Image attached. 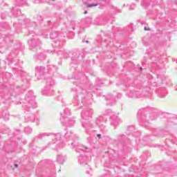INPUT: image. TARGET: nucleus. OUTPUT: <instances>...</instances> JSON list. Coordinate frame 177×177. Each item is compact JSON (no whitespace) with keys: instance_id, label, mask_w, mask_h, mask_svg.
Segmentation results:
<instances>
[{"instance_id":"f257e3e1","label":"nucleus","mask_w":177,"mask_h":177,"mask_svg":"<svg viewBox=\"0 0 177 177\" xmlns=\"http://www.w3.org/2000/svg\"><path fill=\"white\" fill-rule=\"evenodd\" d=\"M24 110L28 111L30 108L35 109L37 107V102H35V96L32 91H28L25 97L24 104L22 105Z\"/></svg>"},{"instance_id":"f03ea898","label":"nucleus","mask_w":177,"mask_h":177,"mask_svg":"<svg viewBox=\"0 0 177 177\" xmlns=\"http://www.w3.org/2000/svg\"><path fill=\"white\" fill-rule=\"evenodd\" d=\"M138 118L140 121H142V124H145L149 120H156L157 115L156 113H150L149 109L142 108L138 112Z\"/></svg>"},{"instance_id":"7ed1b4c3","label":"nucleus","mask_w":177,"mask_h":177,"mask_svg":"<svg viewBox=\"0 0 177 177\" xmlns=\"http://www.w3.org/2000/svg\"><path fill=\"white\" fill-rule=\"evenodd\" d=\"M92 114H93V110H92V109H83V111H82V124L85 129H89V128L92 127L91 122L88 121V119L89 118V117L92 116Z\"/></svg>"},{"instance_id":"20e7f679","label":"nucleus","mask_w":177,"mask_h":177,"mask_svg":"<svg viewBox=\"0 0 177 177\" xmlns=\"http://www.w3.org/2000/svg\"><path fill=\"white\" fill-rule=\"evenodd\" d=\"M55 86V81L52 78L46 80V86L42 90V95L44 96H52L53 95V87Z\"/></svg>"},{"instance_id":"39448f33","label":"nucleus","mask_w":177,"mask_h":177,"mask_svg":"<svg viewBox=\"0 0 177 177\" xmlns=\"http://www.w3.org/2000/svg\"><path fill=\"white\" fill-rule=\"evenodd\" d=\"M104 115L110 116L111 125L117 127V125L120 123V119H118V116L116 115L115 113L112 112L111 110H106Z\"/></svg>"},{"instance_id":"423d86ee","label":"nucleus","mask_w":177,"mask_h":177,"mask_svg":"<svg viewBox=\"0 0 177 177\" xmlns=\"http://www.w3.org/2000/svg\"><path fill=\"white\" fill-rule=\"evenodd\" d=\"M106 111H104L102 115H100L97 118H96L95 120V123L98 125L100 129H104V126L103 124H106V122L107 121V118H106V115H105Z\"/></svg>"},{"instance_id":"0eeeda50","label":"nucleus","mask_w":177,"mask_h":177,"mask_svg":"<svg viewBox=\"0 0 177 177\" xmlns=\"http://www.w3.org/2000/svg\"><path fill=\"white\" fill-rule=\"evenodd\" d=\"M150 88H145L143 91H137L135 93L136 97H151V93L149 92Z\"/></svg>"},{"instance_id":"6e6552de","label":"nucleus","mask_w":177,"mask_h":177,"mask_svg":"<svg viewBox=\"0 0 177 177\" xmlns=\"http://www.w3.org/2000/svg\"><path fill=\"white\" fill-rule=\"evenodd\" d=\"M71 146L73 147H76L75 151H77L78 153H91L92 151V149L88 147H85L82 145H77L74 146V142H71Z\"/></svg>"},{"instance_id":"1a4fd4ad","label":"nucleus","mask_w":177,"mask_h":177,"mask_svg":"<svg viewBox=\"0 0 177 177\" xmlns=\"http://www.w3.org/2000/svg\"><path fill=\"white\" fill-rule=\"evenodd\" d=\"M35 71L36 77H37L38 78H41V77H42V75H44V74L45 73V68H44L43 66H37L35 68Z\"/></svg>"},{"instance_id":"9d476101","label":"nucleus","mask_w":177,"mask_h":177,"mask_svg":"<svg viewBox=\"0 0 177 177\" xmlns=\"http://www.w3.org/2000/svg\"><path fill=\"white\" fill-rule=\"evenodd\" d=\"M28 44L32 48H37V46H39V45H41V41L38 39H32L28 41Z\"/></svg>"},{"instance_id":"9b49d317","label":"nucleus","mask_w":177,"mask_h":177,"mask_svg":"<svg viewBox=\"0 0 177 177\" xmlns=\"http://www.w3.org/2000/svg\"><path fill=\"white\" fill-rule=\"evenodd\" d=\"M78 161L81 165H88V156L81 155L79 157Z\"/></svg>"},{"instance_id":"f8f14e48","label":"nucleus","mask_w":177,"mask_h":177,"mask_svg":"<svg viewBox=\"0 0 177 177\" xmlns=\"http://www.w3.org/2000/svg\"><path fill=\"white\" fill-rule=\"evenodd\" d=\"M50 136H51V139L53 140L52 145H55L56 142H59V140L62 139V135H60V133L50 134Z\"/></svg>"},{"instance_id":"ddd939ff","label":"nucleus","mask_w":177,"mask_h":177,"mask_svg":"<svg viewBox=\"0 0 177 177\" xmlns=\"http://www.w3.org/2000/svg\"><path fill=\"white\" fill-rule=\"evenodd\" d=\"M157 93L159 97H165L167 96V89L165 88H159L157 91Z\"/></svg>"},{"instance_id":"4468645a","label":"nucleus","mask_w":177,"mask_h":177,"mask_svg":"<svg viewBox=\"0 0 177 177\" xmlns=\"http://www.w3.org/2000/svg\"><path fill=\"white\" fill-rule=\"evenodd\" d=\"M46 52H48V53H52V51H49V50H44L43 53L37 55L36 56L37 59H38L39 60H45L46 57V55H45V53H46Z\"/></svg>"},{"instance_id":"2eb2a0df","label":"nucleus","mask_w":177,"mask_h":177,"mask_svg":"<svg viewBox=\"0 0 177 177\" xmlns=\"http://www.w3.org/2000/svg\"><path fill=\"white\" fill-rule=\"evenodd\" d=\"M71 112L68 109H66L64 111L63 113H61V118L60 120L62 121V122H63V120H66V118H67L68 115H70Z\"/></svg>"},{"instance_id":"dca6fc26","label":"nucleus","mask_w":177,"mask_h":177,"mask_svg":"<svg viewBox=\"0 0 177 177\" xmlns=\"http://www.w3.org/2000/svg\"><path fill=\"white\" fill-rule=\"evenodd\" d=\"M57 161L59 164H64L66 162V156L62 154L57 155Z\"/></svg>"},{"instance_id":"f3484780","label":"nucleus","mask_w":177,"mask_h":177,"mask_svg":"<svg viewBox=\"0 0 177 177\" xmlns=\"http://www.w3.org/2000/svg\"><path fill=\"white\" fill-rule=\"evenodd\" d=\"M106 101L109 102L108 104L109 106L112 105L111 103H115V99L113 95H108V97H106Z\"/></svg>"},{"instance_id":"a211bd4d","label":"nucleus","mask_w":177,"mask_h":177,"mask_svg":"<svg viewBox=\"0 0 177 177\" xmlns=\"http://www.w3.org/2000/svg\"><path fill=\"white\" fill-rule=\"evenodd\" d=\"M66 127H74V124H75V120L74 119L66 120Z\"/></svg>"},{"instance_id":"6ab92c4d","label":"nucleus","mask_w":177,"mask_h":177,"mask_svg":"<svg viewBox=\"0 0 177 177\" xmlns=\"http://www.w3.org/2000/svg\"><path fill=\"white\" fill-rule=\"evenodd\" d=\"M65 138H66V139H74V137L75 136V135H74V133H73L72 132H71V131H67L66 133H65Z\"/></svg>"},{"instance_id":"aec40b11","label":"nucleus","mask_w":177,"mask_h":177,"mask_svg":"<svg viewBox=\"0 0 177 177\" xmlns=\"http://www.w3.org/2000/svg\"><path fill=\"white\" fill-rule=\"evenodd\" d=\"M51 33L50 34V38L51 39H55V38H57L59 33H57L56 32V30H52V29H50Z\"/></svg>"},{"instance_id":"412c9836","label":"nucleus","mask_w":177,"mask_h":177,"mask_svg":"<svg viewBox=\"0 0 177 177\" xmlns=\"http://www.w3.org/2000/svg\"><path fill=\"white\" fill-rule=\"evenodd\" d=\"M2 116L5 121H8L10 117L9 112H8V111H3L2 113Z\"/></svg>"},{"instance_id":"4be33fe9","label":"nucleus","mask_w":177,"mask_h":177,"mask_svg":"<svg viewBox=\"0 0 177 177\" xmlns=\"http://www.w3.org/2000/svg\"><path fill=\"white\" fill-rule=\"evenodd\" d=\"M17 6H22V5H27V0H18L17 1Z\"/></svg>"},{"instance_id":"5701e85b","label":"nucleus","mask_w":177,"mask_h":177,"mask_svg":"<svg viewBox=\"0 0 177 177\" xmlns=\"http://www.w3.org/2000/svg\"><path fill=\"white\" fill-rule=\"evenodd\" d=\"M45 136H50V135L48 133H40L35 137V139H42V138H45Z\"/></svg>"},{"instance_id":"b1692460","label":"nucleus","mask_w":177,"mask_h":177,"mask_svg":"<svg viewBox=\"0 0 177 177\" xmlns=\"http://www.w3.org/2000/svg\"><path fill=\"white\" fill-rule=\"evenodd\" d=\"M64 147V144L61 142V143L57 144V146L55 147L54 150H56L57 151V150H59V149H63Z\"/></svg>"},{"instance_id":"393cba45","label":"nucleus","mask_w":177,"mask_h":177,"mask_svg":"<svg viewBox=\"0 0 177 177\" xmlns=\"http://www.w3.org/2000/svg\"><path fill=\"white\" fill-rule=\"evenodd\" d=\"M24 132L28 135L32 132V129L30 127H25Z\"/></svg>"},{"instance_id":"a878e982","label":"nucleus","mask_w":177,"mask_h":177,"mask_svg":"<svg viewBox=\"0 0 177 177\" xmlns=\"http://www.w3.org/2000/svg\"><path fill=\"white\" fill-rule=\"evenodd\" d=\"M28 121H31V122H36L37 125L39 124V119L38 118H30Z\"/></svg>"},{"instance_id":"bb28decb","label":"nucleus","mask_w":177,"mask_h":177,"mask_svg":"<svg viewBox=\"0 0 177 177\" xmlns=\"http://www.w3.org/2000/svg\"><path fill=\"white\" fill-rule=\"evenodd\" d=\"M48 69L51 71H57V66L55 65H50L48 66Z\"/></svg>"},{"instance_id":"cd10ccee","label":"nucleus","mask_w":177,"mask_h":177,"mask_svg":"<svg viewBox=\"0 0 177 177\" xmlns=\"http://www.w3.org/2000/svg\"><path fill=\"white\" fill-rule=\"evenodd\" d=\"M21 15V11L20 10H16L15 12H14V16H20Z\"/></svg>"},{"instance_id":"c85d7f7f","label":"nucleus","mask_w":177,"mask_h":177,"mask_svg":"<svg viewBox=\"0 0 177 177\" xmlns=\"http://www.w3.org/2000/svg\"><path fill=\"white\" fill-rule=\"evenodd\" d=\"M93 6H97V3H91L87 5V8H93Z\"/></svg>"},{"instance_id":"c756f323","label":"nucleus","mask_w":177,"mask_h":177,"mask_svg":"<svg viewBox=\"0 0 177 177\" xmlns=\"http://www.w3.org/2000/svg\"><path fill=\"white\" fill-rule=\"evenodd\" d=\"M73 104H78V99L77 97H74L73 98Z\"/></svg>"},{"instance_id":"7c9ffc66","label":"nucleus","mask_w":177,"mask_h":177,"mask_svg":"<svg viewBox=\"0 0 177 177\" xmlns=\"http://www.w3.org/2000/svg\"><path fill=\"white\" fill-rule=\"evenodd\" d=\"M136 8V6L135 4H131L129 7L130 10H133Z\"/></svg>"},{"instance_id":"2f4dec72","label":"nucleus","mask_w":177,"mask_h":177,"mask_svg":"<svg viewBox=\"0 0 177 177\" xmlns=\"http://www.w3.org/2000/svg\"><path fill=\"white\" fill-rule=\"evenodd\" d=\"M55 46H62V41H57L55 42Z\"/></svg>"},{"instance_id":"473e14b6","label":"nucleus","mask_w":177,"mask_h":177,"mask_svg":"<svg viewBox=\"0 0 177 177\" xmlns=\"http://www.w3.org/2000/svg\"><path fill=\"white\" fill-rule=\"evenodd\" d=\"M37 20L41 22L42 21V20H44V19L42 18V17L41 15L37 16Z\"/></svg>"},{"instance_id":"72a5a7b5","label":"nucleus","mask_w":177,"mask_h":177,"mask_svg":"<svg viewBox=\"0 0 177 177\" xmlns=\"http://www.w3.org/2000/svg\"><path fill=\"white\" fill-rule=\"evenodd\" d=\"M57 55H64V52L59 50V52L57 53Z\"/></svg>"},{"instance_id":"f704fd0d","label":"nucleus","mask_w":177,"mask_h":177,"mask_svg":"<svg viewBox=\"0 0 177 177\" xmlns=\"http://www.w3.org/2000/svg\"><path fill=\"white\" fill-rule=\"evenodd\" d=\"M34 3H41V0H34Z\"/></svg>"},{"instance_id":"c9c22d12","label":"nucleus","mask_w":177,"mask_h":177,"mask_svg":"<svg viewBox=\"0 0 177 177\" xmlns=\"http://www.w3.org/2000/svg\"><path fill=\"white\" fill-rule=\"evenodd\" d=\"M144 30H145V31H150V28L145 27V28H144Z\"/></svg>"},{"instance_id":"e433bc0d","label":"nucleus","mask_w":177,"mask_h":177,"mask_svg":"<svg viewBox=\"0 0 177 177\" xmlns=\"http://www.w3.org/2000/svg\"><path fill=\"white\" fill-rule=\"evenodd\" d=\"M97 138H99V139H100L102 138V135H100V134H97Z\"/></svg>"},{"instance_id":"4c0bfd02","label":"nucleus","mask_w":177,"mask_h":177,"mask_svg":"<svg viewBox=\"0 0 177 177\" xmlns=\"http://www.w3.org/2000/svg\"><path fill=\"white\" fill-rule=\"evenodd\" d=\"M143 6H145V8H147V6H149V5H147V4H144Z\"/></svg>"},{"instance_id":"58836bf2","label":"nucleus","mask_w":177,"mask_h":177,"mask_svg":"<svg viewBox=\"0 0 177 177\" xmlns=\"http://www.w3.org/2000/svg\"><path fill=\"white\" fill-rule=\"evenodd\" d=\"M15 168H17V167H19V165L15 164Z\"/></svg>"},{"instance_id":"ea45409f","label":"nucleus","mask_w":177,"mask_h":177,"mask_svg":"<svg viewBox=\"0 0 177 177\" xmlns=\"http://www.w3.org/2000/svg\"><path fill=\"white\" fill-rule=\"evenodd\" d=\"M32 24H34L35 27L37 26V24L35 22H33Z\"/></svg>"},{"instance_id":"a19ab883","label":"nucleus","mask_w":177,"mask_h":177,"mask_svg":"<svg viewBox=\"0 0 177 177\" xmlns=\"http://www.w3.org/2000/svg\"><path fill=\"white\" fill-rule=\"evenodd\" d=\"M131 97H135V95L133 93L131 94Z\"/></svg>"},{"instance_id":"79ce46f5","label":"nucleus","mask_w":177,"mask_h":177,"mask_svg":"<svg viewBox=\"0 0 177 177\" xmlns=\"http://www.w3.org/2000/svg\"><path fill=\"white\" fill-rule=\"evenodd\" d=\"M17 133H20V131H19V130H17Z\"/></svg>"},{"instance_id":"37998d69","label":"nucleus","mask_w":177,"mask_h":177,"mask_svg":"<svg viewBox=\"0 0 177 177\" xmlns=\"http://www.w3.org/2000/svg\"><path fill=\"white\" fill-rule=\"evenodd\" d=\"M88 13V11L84 12V15H86Z\"/></svg>"},{"instance_id":"c03bdc74","label":"nucleus","mask_w":177,"mask_h":177,"mask_svg":"<svg viewBox=\"0 0 177 177\" xmlns=\"http://www.w3.org/2000/svg\"><path fill=\"white\" fill-rule=\"evenodd\" d=\"M86 44H89V41L86 40Z\"/></svg>"},{"instance_id":"a18cd8bd","label":"nucleus","mask_w":177,"mask_h":177,"mask_svg":"<svg viewBox=\"0 0 177 177\" xmlns=\"http://www.w3.org/2000/svg\"><path fill=\"white\" fill-rule=\"evenodd\" d=\"M140 71H143V68H140Z\"/></svg>"},{"instance_id":"49530a36","label":"nucleus","mask_w":177,"mask_h":177,"mask_svg":"<svg viewBox=\"0 0 177 177\" xmlns=\"http://www.w3.org/2000/svg\"><path fill=\"white\" fill-rule=\"evenodd\" d=\"M45 38H48V35H46Z\"/></svg>"},{"instance_id":"de8ad7c7","label":"nucleus","mask_w":177,"mask_h":177,"mask_svg":"<svg viewBox=\"0 0 177 177\" xmlns=\"http://www.w3.org/2000/svg\"><path fill=\"white\" fill-rule=\"evenodd\" d=\"M120 136L125 138V136H124V135H122V136Z\"/></svg>"},{"instance_id":"09e8293b","label":"nucleus","mask_w":177,"mask_h":177,"mask_svg":"<svg viewBox=\"0 0 177 177\" xmlns=\"http://www.w3.org/2000/svg\"><path fill=\"white\" fill-rule=\"evenodd\" d=\"M71 59H72V60H74V58L72 57Z\"/></svg>"},{"instance_id":"8fccbe9b","label":"nucleus","mask_w":177,"mask_h":177,"mask_svg":"<svg viewBox=\"0 0 177 177\" xmlns=\"http://www.w3.org/2000/svg\"><path fill=\"white\" fill-rule=\"evenodd\" d=\"M175 91H177V87L176 88Z\"/></svg>"},{"instance_id":"3c124183","label":"nucleus","mask_w":177,"mask_h":177,"mask_svg":"<svg viewBox=\"0 0 177 177\" xmlns=\"http://www.w3.org/2000/svg\"><path fill=\"white\" fill-rule=\"evenodd\" d=\"M48 145H49V146H50V145H52V143H49Z\"/></svg>"},{"instance_id":"603ef678","label":"nucleus","mask_w":177,"mask_h":177,"mask_svg":"<svg viewBox=\"0 0 177 177\" xmlns=\"http://www.w3.org/2000/svg\"><path fill=\"white\" fill-rule=\"evenodd\" d=\"M145 125V127H147V125L146 124H144Z\"/></svg>"}]
</instances>
